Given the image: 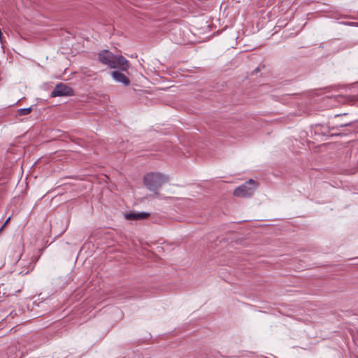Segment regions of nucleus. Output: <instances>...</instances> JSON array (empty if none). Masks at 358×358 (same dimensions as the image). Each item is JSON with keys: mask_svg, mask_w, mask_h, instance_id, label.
Segmentation results:
<instances>
[{"mask_svg": "<svg viewBox=\"0 0 358 358\" xmlns=\"http://www.w3.org/2000/svg\"><path fill=\"white\" fill-rule=\"evenodd\" d=\"M98 59L103 64L113 69H120L122 71H127L129 68V62L121 55L116 56L108 50H102L98 54Z\"/></svg>", "mask_w": 358, "mask_h": 358, "instance_id": "nucleus-1", "label": "nucleus"}, {"mask_svg": "<svg viewBox=\"0 0 358 358\" xmlns=\"http://www.w3.org/2000/svg\"><path fill=\"white\" fill-rule=\"evenodd\" d=\"M168 182L169 176L159 172L149 173L143 179L145 186L154 193H157L159 188Z\"/></svg>", "mask_w": 358, "mask_h": 358, "instance_id": "nucleus-2", "label": "nucleus"}, {"mask_svg": "<svg viewBox=\"0 0 358 358\" xmlns=\"http://www.w3.org/2000/svg\"><path fill=\"white\" fill-rule=\"evenodd\" d=\"M257 183L250 179L242 185L236 187L233 192L234 196L237 197H250L257 188Z\"/></svg>", "mask_w": 358, "mask_h": 358, "instance_id": "nucleus-3", "label": "nucleus"}, {"mask_svg": "<svg viewBox=\"0 0 358 358\" xmlns=\"http://www.w3.org/2000/svg\"><path fill=\"white\" fill-rule=\"evenodd\" d=\"M124 71L115 70L111 72V77L117 83H121L124 86H129L130 85V79L124 73Z\"/></svg>", "mask_w": 358, "mask_h": 358, "instance_id": "nucleus-4", "label": "nucleus"}, {"mask_svg": "<svg viewBox=\"0 0 358 358\" xmlns=\"http://www.w3.org/2000/svg\"><path fill=\"white\" fill-rule=\"evenodd\" d=\"M71 94V89L64 84L57 85L51 93V96L53 97L59 96H69Z\"/></svg>", "mask_w": 358, "mask_h": 358, "instance_id": "nucleus-5", "label": "nucleus"}, {"mask_svg": "<svg viewBox=\"0 0 358 358\" xmlns=\"http://www.w3.org/2000/svg\"><path fill=\"white\" fill-rule=\"evenodd\" d=\"M124 217L128 220H146L149 217V213H125Z\"/></svg>", "mask_w": 358, "mask_h": 358, "instance_id": "nucleus-6", "label": "nucleus"}, {"mask_svg": "<svg viewBox=\"0 0 358 358\" xmlns=\"http://www.w3.org/2000/svg\"><path fill=\"white\" fill-rule=\"evenodd\" d=\"M31 112V108H21L17 111V115L19 116L27 115Z\"/></svg>", "mask_w": 358, "mask_h": 358, "instance_id": "nucleus-7", "label": "nucleus"}, {"mask_svg": "<svg viewBox=\"0 0 358 358\" xmlns=\"http://www.w3.org/2000/svg\"><path fill=\"white\" fill-rule=\"evenodd\" d=\"M352 124V122H345V123H342L339 125V127H346V126H350Z\"/></svg>", "mask_w": 358, "mask_h": 358, "instance_id": "nucleus-8", "label": "nucleus"}, {"mask_svg": "<svg viewBox=\"0 0 358 358\" xmlns=\"http://www.w3.org/2000/svg\"><path fill=\"white\" fill-rule=\"evenodd\" d=\"M10 217H8L6 221L5 222V223L3 224V225L2 226L3 227H4L8 223V222L10 221Z\"/></svg>", "mask_w": 358, "mask_h": 358, "instance_id": "nucleus-9", "label": "nucleus"}, {"mask_svg": "<svg viewBox=\"0 0 358 358\" xmlns=\"http://www.w3.org/2000/svg\"><path fill=\"white\" fill-rule=\"evenodd\" d=\"M259 71V69H256L255 71H254V73H257Z\"/></svg>", "mask_w": 358, "mask_h": 358, "instance_id": "nucleus-10", "label": "nucleus"}, {"mask_svg": "<svg viewBox=\"0 0 358 358\" xmlns=\"http://www.w3.org/2000/svg\"><path fill=\"white\" fill-rule=\"evenodd\" d=\"M341 115H335V117H339V116H341Z\"/></svg>", "mask_w": 358, "mask_h": 358, "instance_id": "nucleus-11", "label": "nucleus"}]
</instances>
